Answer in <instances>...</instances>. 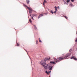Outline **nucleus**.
<instances>
[{
    "mask_svg": "<svg viewBox=\"0 0 77 77\" xmlns=\"http://www.w3.org/2000/svg\"><path fill=\"white\" fill-rule=\"evenodd\" d=\"M30 17H31V18H32V20H34V19H33V16L32 17V16H31V15H30Z\"/></svg>",
    "mask_w": 77,
    "mask_h": 77,
    "instance_id": "nucleus-20",
    "label": "nucleus"
},
{
    "mask_svg": "<svg viewBox=\"0 0 77 77\" xmlns=\"http://www.w3.org/2000/svg\"><path fill=\"white\" fill-rule=\"evenodd\" d=\"M45 73H46V74H48V72H47V71H45Z\"/></svg>",
    "mask_w": 77,
    "mask_h": 77,
    "instance_id": "nucleus-16",
    "label": "nucleus"
},
{
    "mask_svg": "<svg viewBox=\"0 0 77 77\" xmlns=\"http://www.w3.org/2000/svg\"><path fill=\"white\" fill-rule=\"evenodd\" d=\"M36 44L38 45V41L36 40Z\"/></svg>",
    "mask_w": 77,
    "mask_h": 77,
    "instance_id": "nucleus-12",
    "label": "nucleus"
},
{
    "mask_svg": "<svg viewBox=\"0 0 77 77\" xmlns=\"http://www.w3.org/2000/svg\"><path fill=\"white\" fill-rule=\"evenodd\" d=\"M47 3V1H46V0H44L43 3V5H44V6L45 5V3Z\"/></svg>",
    "mask_w": 77,
    "mask_h": 77,
    "instance_id": "nucleus-8",
    "label": "nucleus"
},
{
    "mask_svg": "<svg viewBox=\"0 0 77 77\" xmlns=\"http://www.w3.org/2000/svg\"><path fill=\"white\" fill-rule=\"evenodd\" d=\"M53 68V66H49V67H48V69H49V70H52V68Z\"/></svg>",
    "mask_w": 77,
    "mask_h": 77,
    "instance_id": "nucleus-5",
    "label": "nucleus"
},
{
    "mask_svg": "<svg viewBox=\"0 0 77 77\" xmlns=\"http://www.w3.org/2000/svg\"><path fill=\"white\" fill-rule=\"evenodd\" d=\"M57 8H58V9H60V8L59 7V6L57 7Z\"/></svg>",
    "mask_w": 77,
    "mask_h": 77,
    "instance_id": "nucleus-25",
    "label": "nucleus"
},
{
    "mask_svg": "<svg viewBox=\"0 0 77 77\" xmlns=\"http://www.w3.org/2000/svg\"><path fill=\"white\" fill-rule=\"evenodd\" d=\"M75 42H77V38H76V40L75 39Z\"/></svg>",
    "mask_w": 77,
    "mask_h": 77,
    "instance_id": "nucleus-19",
    "label": "nucleus"
},
{
    "mask_svg": "<svg viewBox=\"0 0 77 77\" xmlns=\"http://www.w3.org/2000/svg\"><path fill=\"white\" fill-rule=\"evenodd\" d=\"M73 59L74 60H77V58L75 56H73Z\"/></svg>",
    "mask_w": 77,
    "mask_h": 77,
    "instance_id": "nucleus-7",
    "label": "nucleus"
},
{
    "mask_svg": "<svg viewBox=\"0 0 77 77\" xmlns=\"http://www.w3.org/2000/svg\"><path fill=\"white\" fill-rule=\"evenodd\" d=\"M54 8H55V9L57 8V7H56V6Z\"/></svg>",
    "mask_w": 77,
    "mask_h": 77,
    "instance_id": "nucleus-29",
    "label": "nucleus"
},
{
    "mask_svg": "<svg viewBox=\"0 0 77 77\" xmlns=\"http://www.w3.org/2000/svg\"><path fill=\"white\" fill-rule=\"evenodd\" d=\"M56 12H57V11H54V14H56Z\"/></svg>",
    "mask_w": 77,
    "mask_h": 77,
    "instance_id": "nucleus-26",
    "label": "nucleus"
},
{
    "mask_svg": "<svg viewBox=\"0 0 77 77\" xmlns=\"http://www.w3.org/2000/svg\"><path fill=\"white\" fill-rule=\"evenodd\" d=\"M55 11H57V8H55Z\"/></svg>",
    "mask_w": 77,
    "mask_h": 77,
    "instance_id": "nucleus-27",
    "label": "nucleus"
},
{
    "mask_svg": "<svg viewBox=\"0 0 77 77\" xmlns=\"http://www.w3.org/2000/svg\"><path fill=\"white\" fill-rule=\"evenodd\" d=\"M72 51V49H70L69 51V52H71Z\"/></svg>",
    "mask_w": 77,
    "mask_h": 77,
    "instance_id": "nucleus-21",
    "label": "nucleus"
},
{
    "mask_svg": "<svg viewBox=\"0 0 77 77\" xmlns=\"http://www.w3.org/2000/svg\"><path fill=\"white\" fill-rule=\"evenodd\" d=\"M39 42H42V41H41V40L40 39V38H39Z\"/></svg>",
    "mask_w": 77,
    "mask_h": 77,
    "instance_id": "nucleus-10",
    "label": "nucleus"
},
{
    "mask_svg": "<svg viewBox=\"0 0 77 77\" xmlns=\"http://www.w3.org/2000/svg\"><path fill=\"white\" fill-rule=\"evenodd\" d=\"M17 46H19L20 45V44L19 43H17Z\"/></svg>",
    "mask_w": 77,
    "mask_h": 77,
    "instance_id": "nucleus-22",
    "label": "nucleus"
},
{
    "mask_svg": "<svg viewBox=\"0 0 77 77\" xmlns=\"http://www.w3.org/2000/svg\"><path fill=\"white\" fill-rule=\"evenodd\" d=\"M51 58L50 57L49 58H46L44 59V60L45 61V62H46L47 60H50Z\"/></svg>",
    "mask_w": 77,
    "mask_h": 77,
    "instance_id": "nucleus-4",
    "label": "nucleus"
},
{
    "mask_svg": "<svg viewBox=\"0 0 77 77\" xmlns=\"http://www.w3.org/2000/svg\"><path fill=\"white\" fill-rule=\"evenodd\" d=\"M24 6H25V7H26V6L27 7L28 9V10H29V13L31 14V13H32V8H30L29 7H28L26 5H24Z\"/></svg>",
    "mask_w": 77,
    "mask_h": 77,
    "instance_id": "nucleus-3",
    "label": "nucleus"
},
{
    "mask_svg": "<svg viewBox=\"0 0 77 77\" xmlns=\"http://www.w3.org/2000/svg\"><path fill=\"white\" fill-rule=\"evenodd\" d=\"M73 58V57H72L71 58V59H72Z\"/></svg>",
    "mask_w": 77,
    "mask_h": 77,
    "instance_id": "nucleus-28",
    "label": "nucleus"
},
{
    "mask_svg": "<svg viewBox=\"0 0 77 77\" xmlns=\"http://www.w3.org/2000/svg\"><path fill=\"white\" fill-rule=\"evenodd\" d=\"M76 34H77V31H76Z\"/></svg>",
    "mask_w": 77,
    "mask_h": 77,
    "instance_id": "nucleus-34",
    "label": "nucleus"
},
{
    "mask_svg": "<svg viewBox=\"0 0 77 77\" xmlns=\"http://www.w3.org/2000/svg\"><path fill=\"white\" fill-rule=\"evenodd\" d=\"M51 13H52V14H54V12H53V11H51Z\"/></svg>",
    "mask_w": 77,
    "mask_h": 77,
    "instance_id": "nucleus-17",
    "label": "nucleus"
},
{
    "mask_svg": "<svg viewBox=\"0 0 77 77\" xmlns=\"http://www.w3.org/2000/svg\"><path fill=\"white\" fill-rule=\"evenodd\" d=\"M37 15V14H34L33 15V17H36Z\"/></svg>",
    "mask_w": 77,
    "mask_h": 77,
    "instance_id": "nucleus-14",
    "label": "nucleus"
},
{
    "mask_svg": "<svg viewBox=\"0 0 77 77\" xmlns=\"http://www.w3.org/2000/svg\"><path fill=\"white\" fill-rule=\"evenodd\" d=\"M69 2H70V0H67L66 1L67 3H69Z\"/></svg>",
    "mask_w": 77,
    "mask_h": 77,
    "instance_id": "nucleus-11",
    "label": "nucleus"
},
{
    "mask_svg": "<svg viewBox=\"0 0 77 77\" xmlns=\"http://www.w3.org/2000/svg\"><path fill=\"white\" fill-rule=\"evenodd\" d=\"M64 17H65V18H66V19H68V17H67L66 16H64Z\"/></svg>",
    "mask_w": 77,
    "mask_h": 77,
    "instance_id": "nucleus-18",
    "label": "nucleus"
},
{
    "mask_svg": "<svg viewBox=\"0 0 77 77\" xmlns=\"http://www.w3.org/2000/svg\"><path fill=\"white\" fill-rule=\"evenodd\" d=\"M51 72V71H49V73H50Z\"/></svg>",
    "mask_w": 77,
    "mask_h": 77,
    "instance_id": "nucleus-31",
    "label": "nucleus"
},
{
    "mask_svg": "<svg viewBox=\"0 0 77 77\" xmlns=\"http://www.w3.org/2000/svg\"><path fill=\"white\" fill-rule=\"evenodd\" d=\"M40 63L41 65H42L43 67L45 69H47V68H48V64H47L45 63H43V61H41L40 62Z\"/></svg>",
    "mask_w": 77,
    "mask_h": 77,
    "instance_id": "nucleus-2",
    "label": "nucleus"
},
{
    "mask_svg": "<svg viewBox=\"0 0 77 77\" xmlns=\"http://www.w3.org/2000/svg\"><path fill=\"white\" fill-rule=\"evenodd\" d=\"M26 2L28 4H29V3H30V1L29 0H27Z\"/></svg>",
    "mask_w": 77,
    "mask_h": 77,
    "instance_id": "nucleus-9",
    "label": "nucleus"
},
{
    "mask_svg": "<svg viewBox=\"0 0 77 77\" xmlns=\"http://www.w3.org/2000/svg\"><path fill=\"white\" fill-rule=\"evenodd\" d=\"M29 21H30V23H32V20H31V19H29Z\"/></svg>",
    "mask_w": 77,
    "mask_h": 77,
    "instance_id": "nucleus-24",
    "label": "nucleus"
},
{
    "mask_svg": "<svg viewBox=\"0 0 77 77\" xmlns=\"http://www.w3.org/2000/svg\"><path fill=\"white\" fill-rule=\"evenodd\" d=\"M70 6H71L72 7H73V6H74V5L71 3L70 4Z\"/></svg>",
    "mask_w": 77,
    "mask_h": 77,
    "instance_id": "nucleus-13",
    "label": "nucleus"
},
{
    "mask_svg": "<svg viewBox=\"0 0 77 77\" xmlns=\"http://www.w3.org/2000/svg\"><path fill=\"white\" fill-rule=\"evenodd\" d=\"M44 16V14H41L39 15V16L38 17V18L39 19V18H40L41 17H42V16Z\"/></svg>",
    "mask_w": 77,
    "mask_h": 77,
    "instance_id": "nucleus-6",
    "label": "nucleus"
},
{
    "mask_svg": "<svg viewBox=\"0 0 77 77\" xmlns=\"http://www.w3.org/2000/svg\"><path fill=\"white\" fill-rule=\"evenodd\" d=\"M71 1L72 2H74V1H75V0H71Z\"/></svg>",
    "mask_w": 77,
    "mask_h": 77,
    "instance_id": "nucleus-23",
    "label": "nucleus"
},
{
    "mask_svg": "<svg viewBox=\"0 0 77 77\" xmlns=\"http://www.w3.org/2000/svg\"><path fill=\"white\" fill-rule=\"evenodd\" d=\"M34 29H35V30H36L37 28H36V27L35 26H34Z\"/></svg>",
    "mask_w": 77,
    "mask_h": 77,
    "instance_id": "nucleus-15",
    "label": "nucleus"
},
{
    "mask_svg": "<svg viewBox=\"0 0 77 77\" xmlns=\"http://www.w3.org/2000/svg\"><path fill=\"white\" fill-rule=\"evenodd\" d=\"M45 14H46V15H47V14H45Z\"/></svg>",
    "mask_w": 77,
    "mask_h": 77,
    "instance_id": "nucleus-33",
    "label": "nucleus"
},
{
    "mask_svg": "<svg viewBox=\"0 0 77 77\" xmlns=\"http://www.w3.org/2000/svg\"><path fill=\"white\" fill-rule=\"evenodd\" d=\"M66 4L67 5H68V3H67Z\"/></svg>",
    "mask_w": 77,
    "mask_h": 77,
    "instance_id": "nucleus-32",
    "label": "nucleus"
},
{
    "mask_svg": "<svg viewBox=\"0 0 77 77\" xmlns=\"http://www.w3.org/2000/svg\"><path fill=\"white\" fill-rule=\"evenodd\" d=\"M71 56V53H69L67 54H66V57H64V58H62V57L59 58L57 60H56L54 62V61H51V63H52V64H55L56 63L58 62H60L61 60H63V59H68L69 57H68Z\"/></svg>",
    "mask_w": 77,
    "mask_h": 77,
    "instance_id": "nucleus-1",
    "label": "nucleus"
},
{
    "mask_svg": "<svg viewBox=\"0 0 77 77\" xmlns=\"http://www.w3.org/2000/svg\"><path fill=\"white\" fill-rule=\"evenodd\" d=\"M64 3V4H66L67 3L66 2H65Z\"/></svg>",
    "mask_w": 77,
    "mask_h": 77,
    "instance_id": "nucleus-30",
    "label": "nucleus"
}]
</instances>
